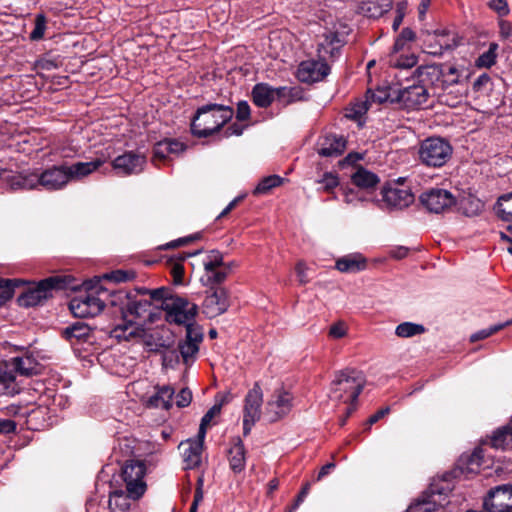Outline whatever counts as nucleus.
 <instances>
[{
    "label": "nucleus",
    "mask_w": 512,
    "mask_h": 512,
    "mask_svg": "<svg viewBox=\"0 0 512 512\" xmlns=\"http://www.w3.org/2000/svg\"><path fill=\"white\" fill-rule=\"evenodd\" d=\"M68 182L69 178L66 172V165H54L45 170L35 169L25 171L11 176L8 181L13 190H32L41 187L47 191L60 190L64 188Z\"/></svg>",
    "instance_id": "obj_1"
},
{
    "label": "nucleus",
    "mask_w": 512,
    "mask_h": 512,
    "mask_svg": "<svg viewBox=\"0 0 512 512\" xmlns=\"http://www.w3.org/2000/svg\"><path fill=\"white\" fill-rule=\"evenodd\" d=\"M150 299L131 300L126 308H121L122 318L110 331V336L118 341H134L144 339L146 330L143 325L128 319V315L144 317L151 307Z\"/></svg>",
    "instance_id": "obj_2"
},
{
    "label": "nucleus",
    "mask_w": 512,
    "mask_h": 512,
    "mask_svg": "<svg viewBox=\"0 0 512 512\" xmlns=\"http://www.w3.org/2000/svg\"><path fill=\"white\" fill-rule=\"evenodd\" d=\"M150 298L155 301H161V308L166 313V320L169 323L178 325L187 324L194 321L198 311V306L190 303L187 299L173 295L167 288H158L154 290H145Z\"/></svg>",
    "instance_id": "obj_3"
},
{
    "label": "nucleus",
    "mask_w": 512,
    "mask_h": 512,
    "mask_svg": "<svg viewBox=\"0 0 512 512\" xmlns=\"http://www.w3.org/2000/svg\"><path fill=\"white\" fill-rule=\"evenodd\" d=\"M233 109L227 105L210 104L197 110L191 123L193 135L202 138L212 135L233 116Z\"/></svg>",
    "instance_id": "obj_4"
},
{
    "label": "nucleus",
    "mask_w": 512,
    "mask_h": 512,
    "mask_svg": "<svg viewBox=\"0 0 512 512\" xmlns=\"http://www.w3.org/2000/svg\"><path fill=\"white\" fill-rule=\"evenodd\" d=\"M364 385L365 377L361 371L346 368L336 373L329 397L336 402L356 404Z\"/></svg>",
    "instance_id": "obj_5"
},
{
    "label": "nucleus",
    "mask_w": 512,
    "mask_h": 512,
    "mask_svg": "<svg viewBox=\"0 0 512 512\" xmlns=\"http://www.w3.org/2000/svg\"><path fill=\"white\" fill-rule=\"evenodd\" d=\"M373 102L394 109H419L423 104L419 98H365L364 101L350 103L345 109V116L362 127L366 122V113Z\"/></svg>",
    "instance_id": "obj_6"
},
{
    "label": "nucleus",
    "mask_w": 512,
    "mask_h": 512,
    "mask_svg": "<svg viewBox=\"0 0 512 512\" xmlns=\"http://www.w3.org/2000/svg\"><path fill=\"white\" fill-rule=\"evenodd\" d=\"M74 288L73 279L70 276H52L41 280L35 288L23 293L18 298V302L20 306L33 307L50 297L52 290Z\"/></svg>",
    "instance_id": "obj_7"
},
{
    "label": "nucleus",
    "mask_w": 512,
    "mask_h": 512,
    "mask_svg": "<svg viewBox=\"0 0 512 512\" xmlns=\"http://www.w3.org/2000/svg\"><path fill=\"white\" fill-rule=\"evenodd\" d=\"M452 146L439 137H430L421 142L418 155L421 163L428 167H442L451 158Z\"/></svg>",
    "instance_id": "obj_8"
},
{
    "label": "nucleus",
    "mask_w": 512,
    "mask_h": 512,
    "mask_svg": "<svg viewBox=\"0 0 512 512\" xmlns=\"http://www.w3.org/2000/svg\"><path fill=\"white\" fill-rule=\"evenodd\" d=\"M100 294H105V292L92 290L79 294L70 301V311L78 318L97 316L102 312L105 306L104 300L100 297Z\"/></svg>",
    "instance_id": "obj_9"
},
{
    "label": "nucleus",
    "mask_w": 512,
    "mask_h": 512,
    "mask_svg": "<svg viewBox=\"0 0 512 512\" xmlns=\"http://www.w3.org/2000/svg\"><path fill=\"white\" fill-rule=\"evenodd\" d=\"M146 467L141 461H129L121 470L120 478L125 483L127 492L131 497L139 499L146 491V483L144 476Z\"/></svg>",
    "instance_id": "obj_10"
},
{
    "label": "nucleus",
    "mask_w": 512,
    "mask_h": 512,
    "mask_svg": "<svg viewBox=\"0 0 512 512\" xmlns=\"http://www.w3.org/2000/svg\"><path fill=\"white\" fill-rule=\"evenodd\" d=\"M263 404V392L258 382L250 389L243 406V434L249 435L252 427L260 420Z\"/></svg>",
    "instance_id": "obj_11"
},
{
    "label": "nucleus",
    "mask_w": 512,
    "mask_h": 512,
    "mask_svg": "<svg viewBox=\"0 0 512 512\" xmlns=\"http://www.w3.org/2000/svg\"><path fill=\"white\" fill-rule=\"evenodd\" d=\"M447 496V488L432 484L428 490L410 504L406 512H434L438 507L444 506Z\"/></svg>",
    "instance_id": "obj_12"
},
{
    "label": "nucleus",
    "mask_w": 512,
    "mask_h": 512,
    "mask_svg": "<svg viewBox=\"0 0 512 512\" xmlns=\"http://www.w3.org/2000/svg\"><path fill=\"white\" fill-rule=\"evenodd\" d=\"M420 202L431 213H445L456 204L455 196L446 189L432 188L420 195Z\"/></svg>",
    "instance_id": "obj_13"
},
{
    "label": "nucleus",
    "mask_w": 512,
    "mask_h": 512,
    "mask_svg": "<svg viewBox=\"0 0 512 512\" xmlns=\"http://www.w3.org/2000/svg\"><path fill=\"white\" fill-rule=\"evenodd\" d=\"M204 274L201 281L205 286L219 285L228 276V268L224 267L223 255L218 250H212L203 261Z\"/></svg>",
    "instance_id": "obj_14"
},
{
    "label": "nucleus",
    "mask_w": 512,
    "mask_h": 512,
    "mask_svg": "<svg viewBox=\"0 0 512 512\" xmlns=\"http://www.w3.org/2000/svg\"><path fill=\"white\" fill-rule=\"evenodd\" d=\"M292 406V394L282 388L276 389L266 403L264 416L270 423L277 422L289 414Z\"/></svg>",
    "instance_id": "obj_15"
},
{
    "label": "nucleus",
    "mask_w": 512,
    "mask_h": 512,
    "mask_svg": "<svg viewBox=\"0 0 512 512\" xmlns=\"http://www.w3.org/2000/svg\"><path fill=\"white\" fill-rule=\"evenodd\" d=\"M381 195L382 198L379 201V206L389 211L405 209L414 202V195L411 191L398 185L384 187Z\"/></svg>",
    "instance_id": "obj_16"
},
{
    "label": "nucleus",
    "mask_w": 512,
    "mask_h": 512,
    "mask_svg": "<svg viewBox=\"0 0 512 512\" xmlns=\"http://www.w3.org/2000/svg\"><path fill=\"white\" fill-rule=\"evenodd\" d=\"M486 512H512V485L492 488L483 503Z\"/></svg>",
    "instance_id": "obj_17"
},
{
    "label": "nucleus",
    "mask_w": 512,
    "mask_h": 512,
    "mask_svg": "<svg viewBox=\"0 0 512 512\" xmlns=\"http://www.w3.org/2000/svg\"><path fill=\"white\" fill-rule=\"evenodd\" d=\"M345 40L336 31H326L319 36L317 44V55L322 61L334 62L341 53Z\"/></svg>",
    "instance_id": "obj_18"
},
{
    "label": "nucleus",
    "mask_w": 512,
    "mask_h": 512,
    "mask_svg": "<svg viewBox=\"0 0 512 512\" xmlns=\"http://www.w3.org/2000/svg\"><path fill=\"white\" fill-rule=\"evenodd\" d=\"M330 73V66L326 61L305 60L299 64L297 78L304 83H314L323 80Z\"/></svg>",
    "instance_id": "obj_19"
},
{
    "label": "nucleus",
    "mask_w": 512,
    "mask_h": 512,
    "mask_svg": "<svg viewBox=\"0 0 512 512\" xmlns=\"http://www.w3.org/2000/svg\"><path fill=\"white\" fill-rule=\"evenodd\" d=\"M229 307L228 292L225 288L218 287L208 292L203 304V313L208 318H215L227 311Z\"/></svg>",
    "instance_id": "obj_20"
},
{
    "label": "nucleus",
    "mask_w": 512,
    "mask_h": 512,
    "mask_svg": "<svg viewBox=\"0 0 512 512\" xmlns=\"http://www.w3.org/2000/svg\"><path fill=\"white\" fill-rule=\"evenodd\" d=\"M146 159L143 155L134 152H126L116 157L112 167L120 176L138 174L143 171Z\"/></svg>",
    "instance_id": "obj_21"
},
{
    "label": "nucleus",
    "mask_w": 512,
    "mask_h": 512,
    "mask_svg": "<svg viewBox=\"0 0 512 512\" xmlns=\"http://www.w3.org/2000/svg\"><path fill=\"white\" fill-rule=\"evenodd\" d=\"M412 82L411 84L403 85L401 83H383L378 86L377 91L382 96H428L427 89L418 83V80L412 79L407 81Z\"/></svg>",
    "instance_id": "obj_22"
},
{
    "label": "nucleus",
    "mask_w": 512,
    "mask_h": 512,
    "mask_svg": "<svg viewBox=\"0 0 512 512\" xmlns=\"http://www.w3.org/2000/svg\"><path fill=\"white\" fill-rule=\"evenodd\" d=\"M317 147L322 157H338L346 149V139L341 135L327 134L319 138Z\"/></svg>",
    "instance_id": "obj_23"
},
{
    "label": "nucleus",
    "mask_w": 512,
    "mask_h": 512,
    "mask_svg": "<svg viewBox=\"0 0 512 512\" xmlns=\"http://www.w3.org/2000/svg\"><path fill=\"white\" fill-rule=\"evenodd\" d=\"M8 367H12L17 376L29 377L38 373L39 363L32 355H23L10 358Z\"/></svg>",
    "instance_id": "obj_24"
},
{
    "label": "nucleus",
    "mask_w": 512,
    "mask_h": 512,
    "mask_svg": "<svg viewBox=\"0 0 512 512\" xmlns=\"http://www.w3.org/2000/svg\"><path fill=\"white\" fill-rule=\"evenodd\" d=\"M179 449L182 453L185 469H194L200 465L203 451L200 444L187 439L180 443Z\"/></svg>",
    "instance_id": "obj_25"
},
{
    "label": "nucleus",
    "mask_w": 512,
    "mask_h": 512,
    "mask_svg": "<svg viewBox=\"0 0 512 512\" xmlns=\"http://www.w3.org/2000/svg\"><path fill=\"white\" fill-rule=\"evenodd\" d=\"M228 461L234 473H240L244 470L246 464L245 447L240 437L232 439L231 447L228 450Z\"/></svg>",
    "instance_id": "obj_26"
},
{
    "label": "nucleus",
    "mask_w": 512,
    "mask_h": 512,
    "mask_svg": "<svg viewBox=\"0 0 512 512\" xmlns=\"http://www.w3.org/2000/svg\"><path fill=\"white\" fill-rule=\"evenodd\" d=\"M335 268L342 273H357L366 268V259L361 254H348L336 260Z\"/></svg>",
    "instance_id": "obj_27"
},
{
    "label": "nucleus",
    "mask_w": 512,
    "mask_h": 512,
    "mask_svg": "<svg viewBox=\"0 0 512 512\" xmlns=\"http://www.w3.org/2000/svg\"><path fill=\"white\" fill-rule=\"evenodd\" d=\"M175 390L168 385L157 388V392L147 400V406L150 408H163L169 410L173 405V396Z\"/></svg>",
    "instance_id": "obj_28"
},
{
    "label": "nucleus",
    "mask_w": 512,
    "mask_h": 512,
    "mask_svg": "<svg viewBox=\"0 0 512 512\" xmlns=\"http://www.w3.org/2000/svg\"><path fill=\"white\" fill-rule=\"evenodd\" d=\"M104 163L101 159H95L90 162H77L72 165H66V172L69 181L72 179H79L85 177L92 172L96 171Z\"/></svg>",
    "instance_id": "obj_29"
},
{
    "label": "nucleus",
    "mask_w": 512,
    "mask_h": 512,
    "mask_svg": "<svg viewBox=\"0 0 512 512\" xmlns=\"http://www.w3.org/2000/svg\"><path fill=\"white\" fill-rule=\"evenodd\" d=\"M131 500H136L130 496L126 490L116 488L109 492V507L114 512H126L131 505Z\"/></svg>",
    "instance_id": "obj_30"
},
{
    "label": "nucleus",
    "mask_w": 512,
    "mask_h": 512,
    "mask_svg": "<svg viewBox=\"0 0 512 512\" xmlns=\"http://www.w3.org/2000/svg\"><path fill=\"white\" fill-rule=\"evenodd\" d=\"M185 149L183 143L174 139H165L155 144L153 154L155 158L166 159L172 154H179Z\"/></svg>",
    "instance_id": "obj_31"
},
{
    "label": "nucleus",
    "mask_w": 512,
    "mask_h": 512,
    "mask_svg": "<svg viewBox=\"0 0 512 512\" xmlns=\"http://www.w3.org/2000/svg\"><path fill=\"white\" fill-rule=\"evenodd\" d=\"M392 7V0H367L362 4V11L372 18H378Z\"/></svg>",
    "instance_id": "obj_32"
},
{
    "label": "nucleus",
    "mask_w": 512,
    "mask_h": 512,
    "mask_svg": "<svg viewBox=\"0 0 512 512\" xmlns=\"http://www.w3.org/2000/svg\"><path fill=\"white\" fill-rule=\"evenodd\" d=\"M352 182L358 188L370 189L378 184L379 178L375 173H372L364 168H359L352 175Z\"/></svg>",
    "instance_id": "obj_33"
},
{
    "label": "nucleus",
    "mask_w": 512,
    "mask_h": 512,
    "mask_svg": "<svg viewBox=\"0 0 512 512\" xmlns=\"http://www.w3.org/2000/svg\"><path fill=\"white\" fill-rule=\"evenodd\" d=\"M512 443V419L507 425L498 428L491 437V445L496 449H504Z\"/></svg>",
    "instance_id": "obj_34"
},
{
    "label": "nucleus",
    "mask_w": 512,
    "mask_h": 512,
    "mask_svg": "<svg viewBox=\"0 0 512 512\" xmlns=\"http://www.w3.org/2000/svg\"><path fill=\"white\" fill-rule=\"evenodd\" d=\"M296 96L293 89L287 92L286 87L273 88L266 83L256 84L252 90L251 96Z\"/></svg>",
    "instance_id": "obj_35"
},
{
    "label": "nucleus",
    "mask_w": 512,
    "mask_h": 512,
    "mask_svg": "<svg viewBox=\"0 0 512 512\" xmlns=\"http://www.w3.org/2000/svg\"><path fill=\"white\" fill-rule=\"evenodd\" d=\"M495 211L501 220L512 222V192L498 198Z\"/></svg>",
    "instance_id": "obj_36"
},
{
    "label": "nucleus",
    "mask_w": 512,
    "mask_h": 512,
    "mask_svg": "<svg viewBox=\"0 0 512 512\" xmlns=\"http://www.w3.org/2000/svg\"><path fill=\"white\" fill-rule=\"evenodd\" d=\"M90 334V327L83 322H76L75 324L66 327L63 331L64 337L68 340H86L89 338Z\"/></svg>",
    "instance_id": "obj_37"
},
{
    "label": "nucleus",
    "mask_w": 512,
    "mask_h": 512,
    "mask_svg": "<svg viewBox=\"0 0 512 512\" xmlns=\"http://www.w3.org/2000/svg\"><path fill=\"white\" fill-rule=\"evenodd\" d=\"M426 332L422 324L403 322L396 326L395 334L400 338H411Z\"/></svg>",
    "instance_id": "obj_38"
},
{
    "label": "nucleus",
    "mask_w": 512,
    "mask_h": 512,
    "mask_svg": "<svg viewBox=\"0 0 512 512\" xmlns=\"http://www.w3.org/2000/svg\"><path fill=\"white\" fill-rule=\"evenodd\" d=\"M460 209L468 217L478 216L484 209V203L474 196H468L461 201Z\"/></svg>",
    "instance_id": "obj_39"
},
{
    "label": "nucleus",
    "mask_w": 512,
    "mask_h": 512,
    "mask_svg": "<svg viewBox=\"0 0 512 512\" xmlns=\"http://www.w3.org/2000/svg\"><path fill=\"white\" fill-rule=\"evenodd\" d=\"M454 46L455 44L451 45L445 40L444 34H436L429 43H426V52L433 56H441L444 50L452 49Z\"/></svg>",
    "instance_id": "obj_40"
},
{
    "label": "nucleus",
    "mask_w": 512,
    "mask_h": 512,
    "mask_svg": "<svg viewBox=\"0 0 512 512\" xmlns=\"http://www.w3.org/2000/svg\"><path fill=\"white\" fill-rule=\"evenodd\" d=\"M284 182V178L278 175H269L264 177L255 187L254 195H264L269 193L273 188L280 186Z\"/></svg>",
    "instance_id": "obj_41"
},
{
    "label": "nucleus",
    "mask_w": 512,
    "mask_h": 512,
    "mask_svg": "<svg viewBox=\"0 0 512 512\" xmlns=\"http://www.w3.org/2000/svg\"><path fill=\"white\" fill-rule=\"evenodd\" d=\"M482 456L481 450L474 451L471 455L467 456L465 459H461V464H459V468L462 472L467 470V472L478 473L479 467L481 464Z\"/></svg>",
    "instance_id": "obj_42"
},
{
    "label": "nucleus",
    "mask_w": 512,
    "mask_h": 512,
    "mask_svg": "<svg viewBox=\"0 0 512 512\" xmlns=\"http://www.w3.org/2000/svg\"><path fill=\"white\" fill-rule=\"evenodd\" d=\"M498 49L497 43H490L489 48L487 51H485L483 54H481L477 60H476V66L478 67H484V68H490L492 65L495 64L496 61V51Z\"/></svg>",
    "instance_id": "obj_43"
},
{
    "label": "nucleus",
    "mask_w": 512,
    "mask_h": 512,
    "mask_svg": "<svg viewBox=\"0 0 512 512\" xmlns=\"http://www.w3.org/2000/svg\"><path fill=\"white\" fill-rule=\"evenodd\" d=\"M199 351V346L188 341H180L178 344V354L182 357L185 364H188L190 360H193Z\"/></svg>",
    "instance_id": "obj_44"
},
{
    "label": "nucleus",
    "mask_w": 512,
    "mask_h": 512,
    "mask_svg": "<svg viewBox=\"0 0 512 512\" xmlns=\"http://www.w3.org/2000/svg\"><path fill=\"white\" fill-rule=\"evenodd\" d=\"M46 17L44 14H37L35 17V25L33 30L31 31L29 37L31 40H40L43 38L45 30H46Z\"/></svg>",
    "instance_id": "obj_45"
},
{
    "label": "nucleus",
    "mask_w": 512,
    "mask_h": 512,
    "mask_svg": "<svg viewBox=\"0 0 512 512\" xmlns=\"http://www.w3.org/2000/svg\"><path fill=\"white\" fill-rule=\"evenodd\" d=\"M509 326V323H500V324H495V325H492L488 328H485V329H482L474 334H472L470 336V341L471 342H476V341H479V340H482V339H486L488 338L489 336H491L492 334L500 331L501 329L505 328Z\"/></svg>",
    "instance_id": "obj_46"
},
{
    "label": "nucleus",
    "mask_w": 512,
    "mask_h": 512,
    "mask_svg": "<svg viewBox=\"0 0 512 512\" xmlns=\"http://www.w3.org/2000/svg\"><path fill=\"white\" fill-rule=\"evenodd\" d=\"M186 326V337L185 341L192 342L199 346V344L203 340V333L200 329V327L195 326L192 322H188L187 324H184Z\"/></svg>",
    "instance_id": "obj_47"
},
{
    "label": "nucleus",
    "mask_w": 512,
    "mask_h": 512,
    "mask_svg": "<svg viewBox=\"0 0 512 512\" xmlns=\"http://www.w3.org/2000/svg\"><path fill=\"white\" fill-rule=\"evenodd\" d=\"M16 373L12 367H8V360L0 365V384L9 387L16 380Z\"/></svg>",
    "instance_id": "obj_48"
},
{
    "label": "nucleus",
    "mask_w": 512,
    "mask_h": 512,
    "mask_svg": "<svg viewBox=\"0 0 512 512\" xmlns=\"http://www.w3.org/2000/svg\"><path fill=\"white\" fill-rule=\"evenodd\" d=\"M14 284L12 280L0 279V306L12 298Z\"/></svg>",
    "instance_id": "obj_49"
},
{
    "label": "nucleus",
    "mask_w": 512,
    "mask_h": 512,
    "mask_svg": "<svg viewBox=\"0 0 512 512\" xmlns=\"http://www.w3.org/2000/svg\"><path fill=\"white\" fill-rule=\"evenodd\" d=\"M493 83L487 74L480 75L473 84V89L476 93H487L491 90Z\"/></svg>",
    "instance_id": "obj_50"
},
{
    "label": "nucleus",
    "mask_w": 512,
    "mask_h": 512,
    "mask_svg": "<svg viewBox=\"0 0 512 512\" xmlns=\"http://www.w3.org/2000/svg\"><path fill=\"white\" fill-rule=\"evenodd\" d=\"M318 183L321 185L319 190H323L325 192H331L335 187L338 186L339 180L337 175L333 173H325L323 175V178L318 181Z\"/></svg>",
    "instance_id": "obj_51"
},
{
    "label": "nucleus",
    "mask_w": 512,
    "mask_h": 512,
    "mask_svg": "<svg viewBox=\"0 0 512 512\" xmlns=\"http://www.w3.org/2000/svg\"><path fill=\"white\" fill-rule=\"evenodd\" d=\"M187 255L180 254L178 257V262H174L171 267V273L173 276V280L175 284H182L183 276H184V267L181 264L182 261L186 259Z\"/></svg>",
    "instance_id": "obj_52"
},
{
    "label": "nucleus",
    "mask_w": 512,
    "mask_h": 512,
    "mask_svg": "<svg viewBox=\"0 0 512 512\" xmlns=\"http://www.w3.org/2000/svg\"><path fill=\"white\" fill-rule=\"evenodd\" d=\"M347 334V325L343 321L332 324L329 328L328 335L333 339H341Z\"/></svg>",
    "instance_id": "obj_53"
},
{
    "label": "nucleus",
    "mask_w": 512,
    "mask_h": 512,
    "mask_svg": "<svg viewBox=\"0 0 512 512\" xmlns=\"http://www.w3.org/2000/svg\"><path fill=\"white\" fill-rule=\"evenodd\" d=\"M226 402V398H222L220 403L214 404L202 417L201 422L203 423V425H209L212 419L220 414L222 406Z\"/></svg>",
    "instance_id": "obj_54"
},
{
    "label": "nucleus",
    "mask_w": 512,
    "mask_h": 512,
    "mask_svg": "<svg viewBox=\"0 0 512 512\" xmlns=\"http://www.w3.org/2000/svg\"><path fill=\"white\" fill-rule=\"evenodd\" d=\"M192 400V392L188 388H183L176 395V405L179 408L187 407Z\"/></svg>",
    "instance_id": "obj_55"
},
{
    "label": "nucleus",
    "mask_w": 512,
    "mask_h": 512,
    "mask_svg": "<svg viewBox=\"0 0 512 512\" xmlns=\"http://www.w3.org/2000/svg\"><path fill=\"white\" fill-rule=\"evenodd\" d=\"M134 277V272H127L123 270L113 271L109 275H107L108 279L113 280L114 282L117 283L128 281L130 279H133Z\"/></svg>",
    "instance_id": "obj_56"
},
{
    "label": "nucleus",
    "mask_w": 512,
    "mask_h": 512,
    "mask_svg": "<svg viewBox=\"0 0 512 512\" xmlns=\"http://www.w3.org/2000/svg\"><path fill=\"white\" fill-rule=\"evenodd\" d=\"M417 64V57L414 54L401 56L395 63L398 68H412Z\"/></svg>",
    "instance_id": "obj_57"
},
{
    "label": "nucleus",
    "mask_w": 512,
    "mask_h": 512,
    "mask_svg": "<svg viewBox=\"0 0 512 512\" xmlns=\"http://www.w3.org/2000/svg\"><path fill=\"white\" fill-rule=\"evenodd\" d=\"M179 359L180 356L177 350H169L162 356L163 365L166 367H173L175 364L179 363Z\"/></svg>",
    "instance_id": "obj_58"
},
{
    "label": "nucleus",
    "mask_w": 512,
    "mask_h": 512,
    "mask_svg": "<svg viewBox=\"0 0 512 512\" xmlns=\"http://www.w3.org/2000/svg\"><path fill=\"white\" fill-rule=\"evenodd\" d=\"M489 7L496 11L500 16H504L509 13L508 4L505 0H490Z\"/></svg>",
    "instance_id": "obj_59"
},
{
    "label": "nucleus",
    "mask_w": 512,
    "mask_h": 512,
    "mask_svg": "<svg viewBox=\"0 0 512 512\" xmlns=\"http://www.w3.org/2000/svg\"><path fill=\"white\" fill-rule=\"evenodd\" d=\"M16 422L11 419L0 418V434H10L16 430Z\"/></svg>",
    "instance_id": "obj_60"
},
{
    "label": "nucleus",
    "mask_w": 512,
    "mask_h": 512,
    "mask_svg": "<svg viewBox=\"0 0 512 512\" xmlns=\"http://www.w3.org/2000/svg\"><path fill=\"white\" fill-rule=\"evenodd\" d=\"M250 116V107L246 101H240L237 107L236 118L239 121H244Z\"/></svg>",
    "instance_id": "obj_61"
},
{
    "label": "nucleus",
    "mask_w": 512,
    "mask_h": 512,
    "mask_svg": "<svg viewBox=\"0 0 512 512\" xmlns=\"http://www.w3.org/2000/svg\"><path fill=\"white\" fill-rule=\"evenodd\" d=\"M295 270H296V274H297L298 280H299V282L301 284H306V283L309 282V279H308L307 274H306L307 267H306V264L304 262L299 261L296 264Z\"/></svg>",
    "instance_id": "obj_62"
},
{
    "label": "nucleus",
    "mask_w": 512,
    "mask_h": 512,
    "mask_svg": "<svg viewBox=\"0 0 512 512\" xmlns=\"http://www.w3.org/2000/svg\"><path fill=\"white\" fill-rule=\"evenodd\" d=\"M389 407L382 408L378 410L376 413L371 415L367 420V429H369L373 424L377 423L380 419H382L385 415L389 413Z\"/></svg>",
    "instance_id": "obj_63"
},
{
    "label": "nucleus",
    "mask_w": 512,
    "mask_h": 512,
    "mask_svg": "<svg viewBox=\"0 0 512 512\" xmlns=\"http://www.w3.org/2000/svg\"><path fill=\"white\" fill-rule=\"evenodd\" d=\"M203 499V492H202V479H199L198 481V487L195 491L194 500L191 504L190 511L189 512H196L198 508V504Z\"/></svg>",
    "instance_id": "obj_64"
}]
</instances>
